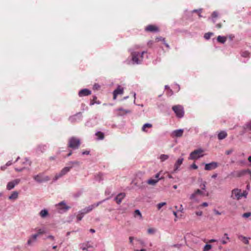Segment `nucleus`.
<instances>
[{
    "label": "nucleus",
    "mask_w": 251,
    "mask_h": 251,
    "mask_svg": "<svg viewBox=\"0 0 251 251\" xmlns=\"http://www.w3.org/2000/svg\"><path fill=\"white\" fill-rule=\"evenodd\" d=\"M80 145V141L79 138L72 137L68 140V147L73 149H76Z\"/></svg>",
    "instance_id": "1"
},
{
    "label": "nucleus",
    "mask_w": 251,
    "mask_h": 251,
    "mask_svg": "<svg viewBox=\"0 0 251 251\" xmlns=\"http://www.w3.org/2000/svg\"><path fill=\"white\" fill-rule=\"evenodd\" d=\"M203 150L202 149L195 150L190 153L189 159L192 160L197 159L203 156Z\"/></svg>",
    "instance_id": "2"
},
{
    "label": "nucleus",
    "mask_w": 251,
    "mask_h": 251,
    "mask_svg": "<svg viewBox=\"0 0 251 251\" xmlns=\"http://www.w3.org/2000/svg\"><path fill=\"white\" fill-rule=\"evenodd\" d=\"M146 53L145 51H143L140 54L138 52H132L131 53L132 60L133 62L137 64H139L141 62L140 58L142 59L143 58V55Z\"/></svg>",
    "instance_id": "3"
},
{
    "label": "nucleus",
    "mask_w": 251,
    "mask_h": 251,
    "mask_svg": "<svg viewBox=\"0 0 251 251\" xmlns=\"http://www.w3.org/2000/svg\"><path fill=\"white\" fill-rule=\"evenodd\" d=\"M173 111L178 118H182L184 115L183 107L179 105L174 106L172 108Z\"/></svg>",
    "instance_id": "4"
},
{
    "label": "nucleus",
    "mask_w": 251,
    "mask_h": 251,
    "mask_svg": "<svg viewBox=\"0 0 251 251\" xmlns=\"http://www.w3.org/2000/svg\"><path fill=\"white\" fill-rule=\"evenodd\" d=\"M22 167L20 168H15V170L17 172H21L26 167L29 166L31 165V162L27 158H24L20 162Z\"/></svg>",
    "instance_id": "5"
},
{
    "label": "nucleus",
    "mask_w": 251,
    "mask_h": 251,
    "mask_svg": "<svg viewBox=\"0 0 251 251\" xmlns=\"http://www.w3.org/2000/svg\"><path fill=\"white\" fill-rule=\"evenodd\" d=\"M231 198L233 200H239L241 199V190L235 188L231 191Z\"/></svg>",
    "instance_id": "6"
},
{
    "label": "nucleus",
    "mask_w": 251,
    "mask_h": 251,
    "mask_svg": "<svg viewBox=\"0 0 251 251\" xmlns=\"http://www.w3.org/2000/svg\"><path fill=\"white\" fill-rule=\"evenodd\" d=\"M73 168V166H70L69 167H64L63 169H62L61 172L58 174H56L54 178V180H57L59 178L61 177V176H63L65 174H66L68 172H69L70 170V169Z\"/></svg>",
    "instance_id": "7"
},
{
    "label": "nucleus",
    "mask_w": 251,
    "mask_h": 251,
    "mask_svg": "<svg viewBox=\"0 0 251 251\" xmlns=\"http://www.w3.org/2000/svg\"><path fill=\"white\" fill-rule=\"evenodd\" d=\"M33 178L36 181L39 183L47 181L50 180V177L49 176H44L43 174H39L34 176Z\"/></svg>",
    "instance_id": "8"
},
{
    "label": "nucleus",
    "mask_w": 251,
    "mask_h": 251,
    "mask_svg": "<svg viewBox=\"0 0 251 251\" xmlns=\"http://www.w3.org/2000/svg\"><path fill=\"white\" fill-rule=\"evenodd\" d=\"M102 203V201H99L96 203H94L91 205H89L87 207L82 209V214H87L91 211L94 208L98 207L100 204Z\"/></svg>",
    "instance_id": "9"
},
{
    "label": "nucleus",
    "mask_w": 251,
    "mask_h": 251,
    "mask_svg": "<svg viewBox=\"0 0 251 251\" xmlns=\"http://www.w3.org/2000/svg\"><path fill=\"white\" fill-rule=\"evenodd\" d=\"M160 174V173L159 172L155 175V179H152V178L149 179L147 181V183L151 185H155L157 183V182L159 181V180H160V179H162L163 178L162 177H159Z\"/></svg>",
    "instance_id": "10"
},
{
    "label": "nucleus",
    "mask_w": 251,
    "mask_h": 251,
    "mask_svg": "<svg viewBox=\"0 0 251 251\" xmlns=\"http://www.w3.org/2000/svg\"><path fill=\"white\" fill-rule=\"evenodd\" d=\"M218 167V163L216 162H212L205 165L204 169L206 171H210L215 169Z\"/></svg>",
    "instance_id": "11"
},
{
    "label": "nucleus",
    "mask_w": 251,
    "mask_h": 251,
    "mask_svg": "<svg viewBox=\"0 0 251 251\" xmlns=\"http://www.w3.org/2000/svg\"><path fill=\"white\" fill-rule=\"evenodd\" d=\"M145 30L147 32H157L159 31V28L155 25H149L146 27Z\"/></svg>",
    "instance_id": "12"
},
{
    "label": "nucleus",
    "mask_w": 251,
    "mask_h": 251,
    "mask_svg": "<svg viewBox=\"0 0 251 251\" xmlns=\"http://www.w3.org/2000/svg\"><path fill=\"white\" fill-rule=\"evenodd\" d=\"M20 182V179H16L13 181L9 182L6 185V189L10 190L14 188L15 186L18 185Z\"/></svg>",
    "instance_id": "13"
},
{
    "label": "nucleus",
    "mask_w": 251,
    "mask_h": 251,
    "mask_svg": "<svg viewBox=\"0 0 251 251\" xmlns=\"http://www.w3.org/2000/svg\"><path fill=\"white\" fill-rule=\"evenodd\" d=\"M124 93V88L121 86H118L117 88L113 92V99L116 100L118 95H123Z\"/></svg>",
    "instance_id": "14"
},
{
    "label": "nucleus",
    "mask_w": 251,
    "mask_h": 251,
    "mask_svg": "<svg viewBox=\"0 0 251 251\" xmlns=\"http://www.w3.org/2000/svg\"><path fill=\"white\" fill-rule=\"evenodd\" d=\"M91 94V91L87 89H83L81 90L79 93L78 95L79 97H84L89 96Z\"/></svg>",
    "instance_id": "15"
},
{
    "label": "nucleus",
    "mask_w": 251,
    "mask_h": 251,
    "mask_svg": "<svg viewBox=\"0 0 251 251\" xmlns=\"http://www.w3.org/2000/svg\"><path fill=\"white\" fill-rule=\"evenodd\" d=\"M183 160V158H179L177 160L175 164L174 173H175L177 170H178L180 166L182 164Z\"/></svg>",
    "instance_id": "16"
},
{
    "label": "nucleus",
    "mask_w": 251,
    "mask_h": 251,
    "mask_svg": "<svg viewBox=\"0 0 251 251\" xmlns=\"http://www.w3.org/2000/svg\"><path fill=\"white\" fill-rule=\"evenodd\" d=\"M80 248L83 251H89V249L93 248V246L89 242H87L80 244Z\"/></svg>",
    "instance_id": "17"
},
{
    "label": "nucleus",
    "mask_w": 251,
    "mask_h": 251,
    "mask_svg": "<svg viewBox=\"0 0 251 251\" xmlns=\"http://www.w3.org/2000/svg\"><path fill=\"white\" fill-rule=\"evenodd\" d=\"M125 197V194L124 193H120L116 196L115 200L118 204H120Z\"/></svg>",
    "instance_id": "18"
},
{
    "label": "nucleus",
    "mask_w": 251,
    "mask_h": 251,
    "mask_svg": "<svg viewBox=\"0 0 251 251\" xmlns=\"http://www.w3.org/2000/svg\"><path fill=\"white\" fill-rule=\"evenodd\" d=\"M183 133V129H177L174 130L173 132V135L174 136L176 137H180L182 136Z\"/></svg>",
    "instance_id": "19"
},
{
    "label": "nucleus",
    "mask_w": 251,
    "mask_h": 251,
    "mask_svg": "<svg viewBox=\"0 0 251 251\" xmlns=\"http://www.w3.org/2000/svg\"><path fill=\"white\" fill-rule=\"evenodd\" d=\"M58 208L60 210H64L66 211L70 208V207L66 205V204L64 202V201H62L58 203Z\"/></svg>",
    "instance_id": "20"
},
{
    "label": "nucleus",
    "mask_w": 251,
    "mask_h": 251,
    "mask_svg": "<svg viewBox=\"0 0 251 251\" xmlns=\"http://www.w3.org/2000/svg\"><path fill=\"white\" fill-rule=\"evenodd\" d=\"M38 236V234H34L33 235H32L30 238L29 239H28L27 242V244L28 245H32V243L35 241L37 239V237Z\"/></svg>",
    "instance_id": "21"
},
{
    "label": "nucleus",
    "mask_w": 251,
    "mask_h": 251,
    "mask_svg": "<svg viewBox=\"0 0 251 251\" xmlns=\"http://www.w3.org/2000/svg\"><path fill=\"white\" fill-rule=\"evenodd\" d=\"M227 136V133L225 131H221L218 135V138L219 140H223Z\"/></svg>",
    "instance_id": "22"
},
{
    "label": "nucleus",
    "mask_w": 251,
    "mask_h": 251,
    "mask_svg": "<svg viewBox=\"0 0 251 251\" xmlns=\"http://www.w3.org/2000/svg\"><path fill=\"white\" fill-rule=\"evenodd\" d=\"M238 238L245 244L248 245L249 244V240L250 238H248L242 235L239 236Z\"/></svg>",
    "instance_id": "23"
},
{
    "label": "nucleus",
    "mask_w": 251,
    "mask_h": 251,
    "mask_svg": "<svg viewBox=\"0 0 251 251\" xmlns=\"http://www.w3.org/2000/svg\"><path fill=\"white\" fill-rule=\"evenodd\" d=\"M159 41H162L163 42L164 44H165V46L167 48H169V45L165 42V39L164 38H162V37H156L155 39V42H158Z\"/></svg>",
    "instance_id": "24"
},
{
    "label": "nucleus",
    "mask_w": 251,
    "mask_h": 251,
    "mask_svg": "<svg viewBox=\"0 0 251 251\" xmlns=\"http://www.w3.org/2000/svg\"><path fill=\"white\" fill-rule=\"evenodd\" d=\"M117 111L119 112V115H123L124 114H126V113H129L131 112V111L129 110H125L123 108H118L117 109Z\"/></svg>",
    "instance_id": "25"
},
{
    "label": "nucleus",
    "mask_w": 251,
    "mask_h": 251,
    "mask_svg": "<svg viewBox=\"0 0 251 251\" xmlns=\"http://www.w3.org/2000/svg\"><path fill=\"white\" fill-rule=\"evenodd\" d=\"M19 193L17 191H14L11 195L9 197V200H16L18 197Z\"/></svg>",
    "instance_id": "26"
},
{
    "label": "nucleus",
    "mask_w": 251,
    "mask_h": 251,
    "mask_svg": "<svg viewBox=\"0 0 251 251\" xmlns=\"http://www.w3.org/2000/svg\"><path fill=\"white\" fill-rule=\"evenodd\" d=\"M227 37L225 36H218L217 41L221 43L224 44L226 41Z\"/></svg>",
    "instance_id": "27"
},
{
    "label": "nucleus",
    "mask_w": 251,
    "mask_h": 251,
    "mask_svg": "<svg viewBox=\"0 0 251 251\" xmlns=\"http://www.w3.org/2000/svg\"><path fill=\"white\" fill-rule=\"evenodd\" d=\"M97 97L95 96L93 97V99L91 100L90 104L91 105H94L95 103L100 104V101H97Z\"/></svg>",
    "instance_id": "28"
},
{
    "label": "nucleus",
    "mask_w": 251,
    "mask_h": 251,
    "mask_svg": "<svg viewBox=\"0 0 251 251\" xmlns=\"http://www.w3.org/2000/svg\"><path fill=\"white\" fill-rule=\"evenodd\" d=\"M96 135L97 136L98 140H102L104 137V134L100 131L97 132L96 133Z\"/></svg>",
    "instance_id": "29"
},
{
    "label": "nucleus",
    "mask_w": 251,
    "mask_h": 251,
    "mask_svg": "<svg viewBox=\"0 0 251 251\" xmlns=\"http://www.w3.org/2000/svg\"><path fill=\"white\" fill-rule=\"evenodd\" d=\"M202 192L200 189H197L193 194L191 195L190 199H194L195 198V196L197 194L201 195Z\"/></svg>",
    "instance_id": "30"
},
{
    "label": "nucleus",
    "mask_w": 251,
    "mask_h": 251,
    "mask_svg": "<svg viewBox=\"0 0 251 251\" xmlns=\"http://www.w3.org/2000/svg\"><path fill=\"white\" fill-rule=\"evenodd\" d=\"M247 173H248L247 170H242L237 172L236 176L237 177H240Z\"/></svg>",
    "instance_id": "31"
},
{
    "label": "nucleus",
    "mask_w": 251,
    "mask_h": 251,
    "mask_svg": "<svg viewBox=\"0 0 251 251\" xmlns=\"http://www.w3.org/2000/svg\"><path fill=\"white\" fill-rule=\"evenodd\" d=\"M152 127V125L151 124H145L143 125L142 128V130L143 131H147L146 128H151Z\"/></svg>",
    "instance_id": "32"
},
{
    "label": "nucleus",
    "mask_w": 251,
    "mask_h": 251,
    "mask_svg": "<svg viewBox=\"0 0 251 251\" xmlns=\"http://www.w3.org/2000/svg\"><path fill=\"white\" fill-rule=\"evenodd\" d=\"M48 212L47 210H46L45 209L42 210L41 211V212H40V215L43 218L45 217L46 216L48 215Z\"/></svg>",
    "instance_id": "33"
},
{
    "label": "nucleus",
    "mask_w": 251,
    "mask_h": 251,
    "mask_svg": "<svg viewBox=\"0 0 251 251\" xmlns=\"http://www.w3.org/2000/svg\"><path fill=\"white\" fill-rule=\"evenodd\" d=\"M168 158H169V156L166 154H161L159 157L161 162L164 161L165 160L168 159Z\"/></svg>",
    "instance_id": "34"
},
{
    "label": "nucleus",
    "mask_w": 251,
    "mask_h": 251,
    "mask_svg": "<svg viewBox=\"0 0 251 251\" xmlns=\"http://www.w3.org/2000/svg\"><path fill=\"white\" fill-rule=\"evenodd\" d=\"M213 35V33L212 32H207L204 34V37L205 39L208 40L210 38L211 36Z\"/></svg>",
    "instance_id": "35"
},
{
    "label": "nucleus",
    "mask_w": 251,
    "mask_h": 251,
    "mask_svg": "<svg viewBox=\"0 0 251 251\" xmlns=\"http://www.w3.org/2000/svg\"><path fill=\"white\" fill-rule=\"evenodd\" d=\"M212 248V246L210 244H206L203 248V251H209Z\"/></svg>",
    "instance_id": "36"
},
{
    "label": "nucleus",
    "mask_w": 251,
    "mask_h": 251,
    "mask_svg": "<svg viewBox=\"0 0 251 251\" xmlns=\"http://www.w3.org/2000/svg\"><path fill=\"white\" fill-rule=\"evenodd\" d=\"M82 210L80 211V213H79L77 216V219L78 221H81L82 218L83 217V215L85 214H82Z\"/></svg>",
    "instance_id": "37"
},
{
    "label": "nucleus",
    "mask_w": 251,
    "mask_h": 251,
    "mask_svg": "<svg viewBox=\"0 0 251 251\" xmlns=\"http://www.w3.org/2000/svg\"><path fill=\"white\" fill-rule=\"evenodd\" d=\"M250 52L248 51H245L242 52L241 56L244 57H250Z\"/></svg>",
    "instance_id": "38"
},
{
    "label": "nucleus",
    "mask_w": 251,
    "mask_h": 251,
    "mask_svg": "<svg viewBox=\"0 0 251 251\" xmlns=\"http://www.w3.org/2000/svg\"><path fill=\"white\" fill-rule=\"evenodd\" d=\"M79 162L77 161H71L68 163V165H69L70 166H73V167L75 165H79Z\"/></svg>",
    "instance_id": "39"
},
{
    "label": "nucleus",
    "mask_w": 251,
    "mask_h": 251,
    "mask_svg": "<svg viewBox=\"0 0 251 251\" xmlns=\"http://www.w3.org/2000/svg\"><path fill=\"white\" fill-rule=\"evenodd\" d=\"M166 204L167 203L166 202L159 203L157 205V208L158 210H160L163 206H165Z\"/></svg>",
    "instance_id": "40"
},
{
    "label": "nucleus",
    "mask_w": 251,
    "mask_h": 251,
    "mask_svg": "<svg viewBox=\"0 0 251 251\" xmlns=\"http://www.w3.org/2000/svg\"><path fill=\"white\" fill-rule=\"evenodd\" d=\"M155 229L153 228H150L148 229V233L149 234H153L155 232Z\"/></svg>",
    "instance_id": "41"
},
{
    "label": "nucleus",
    "mask_w": 251,
    "mask_h": 251,
    "mask_svg": "<svg viewBox=\"0 0 251 251\" xmlns=\"http://www.w3.org/2000/svg\"><path fill=\"white\" fill-rule=\"evenodd\" d=\"M134 213H135V216H138L140 217V218H142V214H141V213L140 212V211L137 209L135 211H134Z\"/></svg>",
    "instance_id": "42"
},
{
    "label": "nucleus",
    "mask_w": 251,
    "mask_h": 251,
    "mask_svg": "<svg viewBox=\"0 0 251 251\" xmlns=\"http://www.w3.org/2000/svg\"><path fill=\"white\" fill-rule=\"evenodd\" d=\"M244 127L245 129H249L251 130V122L245 125Z\"/></svg>",
    "instance_id": "43"
},
{
    "label": "nucleus",
    "mask_w": 251,
    "mask_h": 251,
    "mask_svg": "<svg viewBox=\"0 0 251 251\" xmlns=\"http://www.w3.org/2000/svg\"><path fill=\"white\" fill-rule=\"evenodd\" d=\"M248 194V192L246 190H244L243 192H241V197L246 198Z\"/></svg>",
    "instance_id": "44"
},
{
    "label": "nucleus",
    "mask_w": 251,
    "mask_h": 251,
    "mask_svg": "<svg viewBox=\"0 0 251 251\" xmlns=\"http://www.w3.org/2000/svg\"><path fill=\"white\" fill-rule=\"evenodd\" d=\"M45 233V231L44 230L42 229H39L38 230V233L36 234H38V236L41 234H43Z\"/></svg>",
    "instance_id": "45"
},
{
    "label": "nucleus",
    "mask_w": 251,
    "mask_h": 251,
    "mask_svg": "<svg viewBox=\"0 0 251 251\" xmlns=\"http://www.w3.org/2000/svg\"><path fill=\"white\" fill-rule=\"evenodd\" d=\"M206 184V182L205 181H204L200 185V187L202 190L205 189Z\"/></svg>",
    "instance_id": "46"
},
{
    "label": "nucleus",
    "mask_w": 251,
    "mask_h": 251,
    "mask_svg": "<svg viewBox=\"0 0 251 251\" xmlns=\"http://www.w3.org/2000/svg\"><path fill=\"white\" fill-rule=\"evenodd\" d=\"M251 214L250 212H246L243 214V217L244 218H248L251 216Z\"/></svg>",
    "instance_id": "47"
},
{
    "label": "nucleus",
    "mask_w": 251,
    "mask_h": 251,
    "mask_svg": "<svg viewBox=\"0 0 251 251\" xmlns=\"http://www.w3.org/2000/svg\"><path fill=\"white\" fill-rule=\"evenodd\" d=\"M218 16V13L217 12L214 11L212 13V17L213 18H217Z\"/></svg>",
    "instance_id": "48"
},
{
    "label": "nucleus",
    "mask_w": 251,
    "mask_h": 251,
    "mask_svg": "<svg viewBox=\"0 0 251 251\" xmlns=\"http://www.w3.org/2000/svg\"><path fill=\"white\" fill-rule=\"evenodd\" d=\"M191 167H192V168H193V169H198V166H197V165H196L195 163H193V164L191 165Z\"/></svg>",
    "instance_id": "49"
},
{
    "label": "nucleus",
    "mask_w": 251,
    "mask_h": 251,
    "mask_svg": "<svg viewBox=\"0 0 251 251\" xmlns=\"http://www.w3.org/2000/svg\"><path fill=\"white\" fill-rule=\"evenodd\" d=\"M216 26L218 28H221L222 27V25L221 23L218 24L216 25Z\"/></svg>",
    "instance_id": "50"
},
{
    "label": "nucleus",
    "mask_w": 251,
    "mask_h": 251,
    "mask_svg": "<svg viewBox=\"0 0 251 251\" xmlns=\"http://www.w3.org/2000/svg\"><path fill=\"white\" fill-rule=\"evenodd\" d=\"M196 214L198 216H201L202 214V211H197L196 212Z\"/></svg>",
    "instance_id": "51"
},
{
    "label": "nucleus",
    "mask_w": 251,
    "mask_h": 251,
    "mask_svg": "<svg viewBox=\"0 0 251 251\" xmlns=\"http://www.w3.org/2000/svg\"><path fill=\"white\" fill-rule=\"evenodd\" d=\"M201 206L202 207H206L208 206V203L206 202H203L201 205Z\"/></svg>",
    "instance_id": "52"
},
{
    "label": "nucleus",
    "mask_w": 251,
    "mask_h": 251,
    "mask_svg": "<svg viewBox=\"0 0 251 251\" xmlns=\"http://www.w3.org/2000/svg\"><path fill=\"white\" fill-rule=\"evenodd\" d=\"M89 151H84L82 152V154L84 155V154H89Z\"/></svg>",
    "instance_id": "53"
},
{
    "label": "nucleus",
    "mask_w": 251,
    "mask_h": 251,
    "mask_svg": "<svg viewBox=\"0 0 251 251\" xmlns=\"http://www.w3.org/2000/svg\"><path fill=\"white\" fill-rule=\"evenodd\" d=\"M153 42L151 40L148 43V46L151 47L152 45Z\"/></svg>",
    "instance_id": "54"
},
{
    "label": "nucleus",
    "mask_w": 251,
    "mask_h": 251,
    "mask_svg": "<svg viewBox=\"0 0 251 251\" xmlns=\"http://www.w3.org/2000/svg\"><path fill=\"white\" fill-rule=\"evenodd\" d=\"M12 164V162L11 161H9L8 162H7L6 164V166H9L10 165H11Z\"/></svg>",
    "instance_id": "55"
},
{
    "label": "nucleus",
    "mask_w": 251,
    "mask_h": 251,
    "mask_svg": "<svg viewBox=\"0 0 251 251\" xmlns=\"http://www.w3.org/2000/svg\"><path fill=\"white\" fill-rule=\"evenodd\" d=\"M222 243L223 244H226L227 243V242L223 239L222 241Z\"/></svg>",
    "instance_id": "56"
},
{
    "label": "nucleus",
    "mask_w": 251,
    "mask_h": 251,
    "mask_svg": "<svg viewBox=\"0 0 251 251\" xmlns=\"http://www.w3.org/2000/svg\"><path fill=\"white\" fill-rule=\"evenodd\" d=\"M214 212H215V213L216 215H221V214L219 211H217V210H215V211H214Z\"/></svg>",
    "instance_id": "57"
},
{
    "label": "nucleus",
    "mask_w": 251,
    "mask_h": 251,
    "mask_svg": "<svg viewBox=\"0 0 251 251\" xmlns=\"http://www.w3.org/2000/svg\"><path fill=\"white\" fill-rule=\"evenodd\" d=\"M216 241H217V240L215 239H211L208 242H209V243H213V242H215Z\"/></svg>",
    "instance_id": "58"
},
{
    "label": "nucleus",
    "mask_w": 251,
    "mask_h": 251,
    "mask_svg": "<svg viewBox=\"0 0 251 251\" xmlns=\"http://www.w3.org/2000/svg\"><path fill=\"white\" fill-rule=\"evenodd\" d=\"M183 206H182V205H180V206L179 209V211L182 212L183 211Z\"/></svg>",
    "instance_id": "59"
},
{
    "label": "nucleus",
    "mask_w": 251,
    "mask_h": 251,
    "mask_svg": "<svg viewBox=\"0 0 251 251\" xmlns=\"http://www.w3.org/2000/svg\"><path fill=\"white\" fill-rule=\"evenodd\" d=\"M48 238L49 239H50L51 240H54V238L53 236L52 235H49L48 237Z\"/></svg>",
    "instance_id": "60"
},
{
    "label": "nucleus",
    "mask_w": 251,
    "mask_h": 251,
    "mask_svg": "<svg viewBox=\"0 0 251 251\" xmlns=\"http://www.w3.org/2000/svg\"><path fill=\"white\" fill-rule=\"evenodd\" d=\"M129 239L130 243H132L133 242V238L132 237H129Z\"/></svg>",
    "instance_id": "61"
},
{
    "label": "nucleus",
    "mask_w": 251,
    "mask_h": 251,
    "mask_svg": "<svg viewBox=\"0 0 251 251\" xmlns=\"http://www.w3.org/2000/svg\"><path fill=\"white\" fill-rule=\"evenodd\" d=\"M94 87L96 88V89H98V88L100 87V86L97 84H95L94 85Z\"/></svg>",
    "instance_id": "62"
},
{
    "label": "nucleus",
    "mask_w": 251,
    "mask_h": 251,
    "mask_svg": "<svg viewBox=\"0 0 251 251\" xmlns=\"http://www.w3.org/2000/svg\"><path fill=\"white\" fill-rule=\"evenodd\" d=\"M173 214L174 215V216L176 217V218L177 217V213H176V212L174 211V212H173Z\"/></svg>",
    "instance_id": "63"
},
{
    "label": "nucleus",
    "mask_w": 251,
    "mask_h": 251,
    "mask_svg": "<svg viewBox=\"0 0 251 251\" xmlns=\"http://www.w3.org/2000/svg\"><path fill=\"white\" fill-rule=\"evenodd\" d=\"M217 176V174H214L212 176V178H216Z\"/></svg>",
    "instance_id": "64"
}]
</instances>
